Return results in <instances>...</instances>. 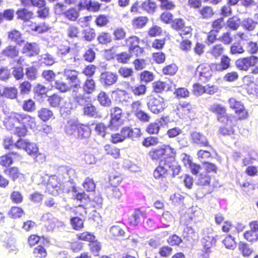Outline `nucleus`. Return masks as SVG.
Wrapping results in <instances>:
<instances>
[{"label":"nucleus","mask_w":258,"mask_h":258,"mask_svg":"<svg viewBox=\"0 0 258 258\" xmlns=\"http://www.w3.org/2000/svg\"><path fill=\"white\" fill-rule=\"evenodd\" d=\"M91 195L92 197L91 201L92 206L96 209H101L103 204V199L101 196L99 195L94 196L93 193L91 194Z\"/></svg>","instance_id":"5fc2aeb1"},{"label":"nucleus","mask_w":258,"mask_h":258,"mask_svg":"<svg viewBox=\"0 0 258 258\" xmlns=\"http://www.w3.org/2000/svg\"><path fill=\"white\" fill-rule=\"evenodd\" d=\"M52 86L61 92H66L70 90V86L67 85L66 83L59 80H56L52 83Z\"/></svg>","instance_id":"79ce46f5"},{"label":"nucleus","mask_w":258,"mask_h":258,"mask_svg":"<svg viewBox=\"0 0 258 258\" xmlns=\"http://www.w3.org/2000/svg\"><path fill=\"white\" fill-rule=\"evenodd\" d=\"M225 247L229 249H234L236 247V242L235 238L231 235L227 236L222 241Z\"/></svg>","instance_id":"a18cd8bd"},{"label":"nucleus","mask_w":258,"mask_h":258,"mask_svg":"<svg viewBox=\"0 0 258 258\" xmlns=\"http://www.w3.org/2000/svg\"><path fill=\"white\" fill-rule=\"evenodd\" d=\"M240 25H241V21L236 16L229 18L226 22L227 27L233 31L237 30Z\"/></svg>","instance_id":"cd10ccee"},{"label":"nucleus","mask_w":258,"mask_h":258,"mask_svg":"<svg viewBox=\"0 0 258 258\" xmlns=\"http://www.w3.org/2000/svg\"><path fill=\"white\" fill-rule=\"evenodd\" d=\"M18 94L17 89L15 87H0V95L10 99H15Z\"/></svg>","instance_id":"5701e85b"},{"label":"nucleus","mask_w":258,"mask_h":258,"mask_svg":"<svg viewBox=\"0 0 258 258\" xmlns=\"http://www.w3.org/2000/svg\"><path fill=\"white\" fill-rule=\"evenodd\" d=\"M23 109L28 112H33L36 109L35 102L32 99H29L24 101Z\"/></svg>","instance_id":"052dcab7"},{"label":"nucleus","mask_w":258,"mask_h":258,"mask_svg":"<svg viewBox=\"0 0 258 258\" xmlns=\"http://www.w3.org/2000/svg\"><path fill=\"white\" fill-rule=\"evenodd\" d=\"M209 110L216 114L217 120L223 123L227 124L228 118L226 113V108L220 104L214 103L210 106Z\"/></svg>","instance_id":"423d86ee"},{"label":"nucleus","mask_w":258,"mask_h":258,"mask_svg":"<svg viewBox=\"0 0 258 258\" xmlns=\"http://www.w3.org/2000/svg\"><path fill=\"white\" fill-rule=\"evenodd\" d=\"M111 95L113 98L118 102H127L130 98L128 93L123 90L117 89L111 92Z\"/></svg>","instance_id":"412c9836"},{"label":"nucleus","mask_w":258,"mask_h":258,"mask_svg":"<svg viewBox=\"0 0 258 258\" xmlns=\"http://www.w3.org/2000/svg\"><path fill=\"white\" fill-rule=\"evenodd\" d=\"M175 155L168 157L166 159H161V164L166 168V175L174 178L178 175L181 170L180 166L175 161Z\"/></svg>","instance_id":"20e7f679"},{"label":"nucleus","mask_w":258,"mask_h":258,"mask_svg":"<svg viewBox=\"0 0 258 258\" xmlns=\"http://www.w3.org/2000/svg\"><path fill=\"white\" fill-rule=\"evenodd\" d=\"M172 27L175 30L178 31L182 30L185 32V34H188L190 28L185 27L184 22L182 19H176L172 22Z\"/></svg>","instance_id":"473e14b6"},{"label":"nucleus","mask_w":258,"mask_h":258,"mask_svg":"<svg viewBox=\"0 0 258 258\" xmlns=\"http://www.w3.org/2000/svg\"><path fill=\"white\" fill-rule=\"evenodd\" d=\"M211 181V177L206 172L200 173L198 176V184L201 185H209Z\"/></svg>","instance_id":"49530a36"},{"label":"nucleus","mask_w":258,"mask_h":258,"mask_svg":"<svg viewBox=\"0 0 258 258\" xmlns=\"http://www.w3.org/2000/svg\"><path fill=\"white\" fill-rule=\"evenodd\" d=\"M53 116L52 111L46 108H42L38 111V116L43 121H47Z\"/></svg>","instance_id":"c9c22d12"},{"label":"nucleus","mask_w":258,"mask_h":258,"mask_svg":"<svg viewBox=\"0 0 258 258\" xmlns=\"http://www.w3.org/2000/svg\"><path fill=\"white\" fill-rule=\"evenodd\" d=\"M97 100L100 104L106 107H110L111 105V100L106 92H100L97 95Z\"/></svg>","instance_id":"c85d7f7f"},{"label":"nucleus","mask_w":258,"mask_h":258,"mask_svg":"<svg viewBox=\"0 0 258 258\" xmlns=\"http://www.w3.org/2000/svg\"><path fill=\"white\" fill-rule=\"evenodd\" d=\"M154 79V75L152 73L148 71H144L140 75V80L141 82L148 83Z\"/></svg>","instance_id":"680f3d73"},{"label":"nucleus","mask_w":258,"mask_h":258,"mask_svg":"<svg viewBox=\"0 0 258 258\" xmlns=\"http://www.w3.org/2000/svg\"><path fill=\"white\" fill-rule=\"evenodd\" d=\"M78 7L79 11L87 10L96 12L100 9V5L98 2L92 0H80Z\"/></svg>","instance_id":"4468645a"},{"label":"nucleus","mask_w":258,"mask_h":258,"mask_svg":"<svg viewBox=\"0 0 258 258\" xmlns=\"http://www.w3.org/2000/svg\"><path fill=\"white\" fill-rule=\"evenodd\" d=\"M23 210L18 207H13L9 212V216L13 219L21 218L24 214Z\"/></svg>","instance_id":"09e8293b"},{"label":"nucleus","mask_w":258,"mask_h":258,"mask_svg":"<svg viewBox=\"0 0 258 258\" xmlns=\"http://www.w3.org/2000/svg\"><path fill=\"white\" fill-rule=\"evenodd\" d=\"M65 132L68 135H73L85 145L88 143L91 134V130L88 125L81 123L76 118H71L67 121Z\"/></svg>","instance_id":"f257e3e1"},{"label":"nucleus","mask_w":258,"mask_h":258,"mask_svg":"<svg viewBox=\"0 0 258 258\" xmlns=\"http://www.w3.org/2000/svg\"><path fill=\"white\" fill-rule=\"evenodd\" d=\"M110 233L114 236H122L125 232L119 226L113 225L110 228Z\"/></svg>","instance_id":"774afa93"},{"label":"nucleus","mask_w":258,"mask_h":258,"mask_svg":"<svg viewBox=\"0 0 258 258\" xmlns=\"http://www.w3.org/2000/svg\"><path fill=\"white\" fill-rule=\"evenodd\" d=\"M84 188L88 192H93L95 190L96 185L92 178H86L83 184Z\"/></svg>","instance_id":"3c124183"},{"label":"nucleus","mask_w":258,"mask_h":258,"mask_svg":"<svg viewBox=\"0 0 258 258\" xmlns=\"http://www.w3.org/2000/svg\"><path fill=\"white\" fill-rule=\"evenodd\" d=\"M132 55L130 53L126 52H122L117 53L115 55L116 59L118 62L122 63H126L130 59Z\"/></svg>","instance_id":"864d4df0"},{"label":"nucleus","mask_w":258,"mask_h":258,"mask_svg":"<svg viewBox=\"0 0 258 258\" xmlns=\"http://www.w3.org/2000/svg\"><path fill=\"white\" fill-rule=\"evenodd\" d=\"M257 24L258 22L256 21H254L250 18L244 19L241 21L242 27L248 31H253Z\"/></svg>","instance_id":"2f4dec72"},{"label":"nucleus","mask_w":258,"mask_h":258,"mask_svg":"<svg viewBox=\"0 0 258 258\" xmlns=\"http://www.w3.org/2000/svg\"><path fill=\"white\" fill-rule=\"evenodd\" d=\"M120 134L123 139L126 138L131 139L134 140L135 139L138 138L141 136V130L138 128L134 129L128 126H124L122 127L120 131Z\"/></svg>","instance_id":"2eb2a0df"},{"label":"nucleus","mask_w":258,"mask_h":258,"mask_svg":"<svg viewBox=\"0 0 258 258\" xmlns=\"http://www.w3.org/2000/svg\"><path fill=\"white\" fill-rule=\"evenodd\" d=\"M59 183L57 181L56 177L55 176H51L49 178L47 183V188L50 190L51 188L53 190L52 192L53 195L57 194L58 190L59 189Z\"/></svg>","instance_id":"a19ab883"},{"label":"nucleus","mask_w":258,"mask_h":258,"mask_svg":"<svg viewBox=\"0 0 258 258\" xmlns=\"http://www.w3.org/2000/svg\"><path fill=\"white\" fill-rule=\"evenodd\" d=\"M17 15V19L23 20L24 22H28L32 18L33 13L28 11L26 8H20L17 10L16 13Z\"/></svg>","instance_id":"b1692460"},{"label":"nucleus","mask_w":258,"mask_h":258,"mask_svg":"<svg viewBox=\"0 0 258 258\" xmlns=\"http://www.w3.org/2000/svg\"><path fill=\"white\" fill-rule=\"evenodd\" d=\"M176 153L174 149L169 146L162 145L149 152V156L153 160L166 159L168 157L173 156Z\"/></svg>","instance_id":"39448f33"},{"label":"nucleus","mask_w":258,"mask_h":258,"mask_svg":"<svg viewBox=\"0 0 258 258\" xmlns=\"http://www.w3.org/2000/svg\"><path fill=\"white\" fill-rule=\"evenodd\" d=\"M213 230L211 228H206L203 230V237L201 242L204 249H207L208 252H211V247L216 245V239L212 234Z\"/></svg>","instance_id":"0eeeda50"},{"label":"nucleus","mask_w":258,"mask_h":258,"mask_svg":"<svg viewBox=\"0 0 258 258\" xmlns=\"http://www.w3.org/2000/svg\"><path fill=\"white\" fill-rule=\"evenodd\" d=\"M146 213L140 209H136L134 213L128 218L129 223L131 225L136 226L141 221V217H145Z\"/></svg>","instance_id":"4be33fe9"},{"label":"nucleus","mask_w":258,"mask_h":258,"mask_svg":"<svg viewBox=\"0 0 258 258\" xmlns=\"http://www.w3.org/2000/svg\"><path fill=\"white\" fill-rule=\"evenodd\" d=\"M70 51L71 47L69 46L61 45L57 48V54L62 58H66V56L68 55L70 56V58L71 59L73 55L70 53Z\"/></svg>","instance_id":"4c0bfd02"},{"label":"nucleus","mask_w":258,"mask_h":258,"mask_svg":"<svg viewBox=\"0 0 258 258\" xmlns=\"http://www.w3.org/2000/svg\"><path fill=\"white\" fill-rule=\"evenodd\" d=\"M41 57L42 62L46 66H52L55 62L54 58L48 53L42 54Z\"/></svg>","instance_id":"69168bd1"},{"label":"nucleus","mask_w":258,"mask_h":258,"mask_svg":"<svg viewBox=\"0 0 258 258\" xmlns=\"http://www.w3.org/2000/svg\"><path fill=\"white\" fill-rule=\"evenodd\" d=\"M27 78L31 81L36 80L38 76V69L35 66L27 68L25 73Z\"/></svg>","instance_id":"ea45409f"},{"label":"nucleus","mask_w":258,"mask_h":258,"mask_svg":"<svg viewBox=\"0 0 258 258\" xmlns=\"http://www.w3.org/2000/svg\"><path fill=\"white\" fill-rule=\"evenodd\" d=\"M84 38L86 41H91L96 36L94 29L90 27L86 28L83 31Z\"/></svg>","instance_id":"13d9d810"},{"label":"nucleus","mask_w":258,"mask_h":258,"mask_svg":"<svg viewBox=\"0 0 258 258\" xmlns=\"http://www.w3.org/2000/svg\"><path fill=\"white\" fill-rule=\"evenodd\" d=\"M72 191L75 194V199L80 201L82 204H86L91 202L92 197L91 195L86 194L84 191L78 192L77 188L73 185L71 187Z\"/></svg>","instance_id":"aec40b11"},{"label":"nucleus","mask_w":258,"mask_h":258,"mask_svg":"<svg viewBox=\"0 0 258 258\" xmlns=\"http://www.w3.org/2000/svg\"><path fill=\"white\" fill-rule=\"evenodd\" d=\"M13 69L12 74L16 80H18L23 78L24 73L22 66L15 67Z\"/></svg>","instance_id":"0e129e2a"},{"label":"nucleus","mask_w":258,"mask_h":258,"mask_svg":"<svg viewBox=\"0 0 258 258\" xmlns=\"http://www.w3.org/2000/svg\"><path fill=\"white\" fill-rule=\"evenodd\" d=\"M125 45L129 47V51H134L136 48L139 49L140 39L136 36H131L125 39Z\"/></svg>","instance_id":"c756f323"},{"label":"nucleus","mask_w":258,"mask_h":258,"mask_svg":"<svg viewBox=\"0 0 258 258\" xmlns=\"http://www.w3.org/2000/svg\"><path fill=\"white\" fill-rule=\"evenodd\" d=\"M99 43L105 44L110 43L112 41V37L110 34L106 32H101L97 37Z\"/></svg>","instance_id":"603ef678"},{"label":"nucleus","mask_w":258,"mask_h":258,"mask_svg":"<svg viewBox=\"0 0 258 258\" xmlns=\"http://www.w3.org/2000/svg\"><path fill=\"white\" fill-rule=\"evenodd\" d=\"M230 108L234 110L235 112L238 115L240 119H244L248 116L247 112L245 110L243 103L236 100L234 98H230L229 100Z\"/></svg>","instance_id":"f8f14e48"},{"label":"nucleus","mask_w":258,"mask_h":258,"mask_svg":"<svg viewBox=\"0 0 258 258\" xmlns=\"http://www.w3.org/2000/svg\"><path fill=\"white\" fill-rule=\"evenodd\" d=\"M118 80V75L111 72H104L101 74L99 82L104 88H107L115 84Z\"/></svg>","instance_id":"6e6552de"},{"label":"nucleus","mask_w":258,"mask_h":258,"mask_svg":"<svg viewBox=\"0 0 258 258\" xmlns=\"http://www.w3.org/2000/svg\"><path fill=\"white\" fill-rule=\"evenodd\" d=\"M177 71V67L174 64L172 63L165 67L163 69V73L165 75L173 76Z\"/></svg>","instance_id":"338daca9"},{"label":"nucleus","mask_w":258,"mask_h":258,"mask_svg":"<svg viewBox=\"0 0 258 258\" xmlns=\"http://www.w3.org/2000/svg\"><path fill=\"white\" fill-rule=\"evenodd\" d=\"M166 168L164 165L161 164V159L160 160L159 165L156 168L153 172V176L156 179L166 178Z\"/></svg>","instance_id":"72a5a7b5"},{"label":"nucleus","mask_w":258,"mask_h":258,"mask_svg":"<svg viewBox=\"0 0 258 258\" xmlns=\"http://www.w3.org/2000/svg\"><path fill=\"white\" fill-rule=\"evenodd\" d=\"M70 222L73 229L76 230H80L84 227V221L79 217H72Z\"/></svg>","instance_id":"de8ad7c7"},{"label":"nucleus","mask_w":258,"mask_h":258,"mask_svg":"<svg viewBox=\"0 0 258 258\" xmlns=\"http://www.w3.org/2000/svg\"><path fill=\"white\" fill-rule=\"evenodd\" d=\"M231 59L226 55H223L219 63H212L211 68L216 71H223L227 70L231 66Z\"/></svg>","instance_id":"f3484780"},{"label":"nucleus","mask_w":258,"mask_h":258,"mask_svg":"<svg viewBox=\"0 0 258 258\" xmlns=\"http://www.w3.org/2000/svg\"><path fill=\"white\" fill-rule=\"evenodd\" d=\"M104 149L106 154L111 155L113 158L117 159L120 157V150L114 146L106 144Z\"/></svg>","instance_id":"7c9ffc66"},{"label":"nucleus","mask_w":258,"mask_h":258,"mask_svg":"<svg viewBox=\"0 0 258 258\" xmlns=\"http://www.w3.org/2000/svg\"><path fill=\"white\" fill-rule=\"evenodd\" d=\"M83 111L84 114L89 117L95 118H101L102 117V115L97 111L96 107L91 102L87 103L85 106H84Z\"/></svg>","instance_id":"6ab92c4d"},{"label":"nucleus","mask_w":258,"mask_h":258,"mask_svg":"<svg viewBox=\"0 0 258 258\" xmlns=\"http://www.w3.org/2000/svg\"><path fill=\"white\" fill-rule=\"evenodd\" d=\"M131 90L136 96L144 95L146 92V86L145 85L141 84L137 86L131 87Z\"/></svg>","instance_id":"e2e57ef3"},{"label":"nucleus","mask_w":258,"mask_h":258,"mask_svg":"<svg viewBox=\"0 0 258 258\" xmlns=\"http://www.w3.org/2000/svg\"><path fill=\"white\" fill-rule=\"evenodd\" d=\"M224 25L225 23L224 22V18L221 17L213 22L212 24L213 30H212L218 33L219 31L224 26Z\"/></svg>","instance_id":"bf43d9fd"},{"label":"nucleus","mask_w":258,"mask_h":258,"mask_svg":"<svg viewBox=\"0 0 258 258\" xmlns=\"http://www.w3.org/2000/svg\"><path fill=\"white\" fill-rule=\"evenodd\" d=\"M111 119L109 122V126L112 129L117 127L120 124L121 117L122 116V111L118 107H115L110 109Z\"/></svg>","instance_id":"ddd939ff"},{"label":"nucleus","mask_w":258,"mask_h":258,"mask_svg":"<svg viewBox=\"0 0 258 258\" xmlns=\"http://www.w3.org/2000/svg\"><path fill=\"white\" fill-rule=\"evenodd\" d=\"M95 88L96 84L94 80L91 78L87 79L83 85L84 91L88 94H90L95 91Z\"/></svg>","instance_id":"37998d69"},{"label":"nucleus","mask_w":258,"mask_h":258,"mask_svg":"<svg viewBox=\"0 0 258 258\" xmlns=\"http://www.w3.org/2000/svg\"><path fill=\"white\" fill-rule=\"evenodd\" d=\"M190 138L191 143L195 145L200 147H207L209 150L213 149L207 137L203 134L198 132H194L190 134Z\"/></svg>","instance_id":"9d476101"},{"label":"nucleus","mask_w":258,"mask_h":258,"mask_svg":"<svg viewBox=\"0 0 258 258\" xmlns=\"http://www.w3.org/2000/svg\"><path fill=\"white\" fill-rule=\"evenodd\" d=\"M258 62V57L251 55L237 59L235 62L238 69L242 71H247L250 67L255 66Z\"/></svg>","instance_id":"1a4fd4ad"},{"label":"nucleus","mask_w":258,"mask_h":258,"mask_svg":"<svg viewBox=\"0 0 258 258\" xmlns=\"http://www.w3.org/2000/svg\"><path fill=\"white\" fill-rule=\"evenodd\" d=\"M204 64H201L198 66L197 69V71L199 72V79L203 82H206L209 80L211 77L212 76V70L210 68V70H207V72H204Z\"/></svg>","instance_id":"bb28decb"},{"label":"nucleus","mask_w":258,"mask_h":258,"mask_svg":"<svg viewBox=\"0 0 258 258\" xmlns=\"http://www.w3.org/2000/svg\"><path fill=\"white\" fill-rule=\"evenodd\" d=\"M146 102L148 109L154 114L162 112L166 107L164 99L158 95L148 96Z\"/></svg>","instance_id":"7ed1b4c3"},{"label":"nucleus","mask_w":258,"mask_h":258,"mask_svg":"<svg viewBox=\"0 0 258 258\" xmlns=\"http://www.w3.org/2000/svg\"><path fill=\"white\" fill-rule=\"evenodd\" d=\"M22 117L20 124L27 128H33L35 127L36 123L34 118L25 114H22Z\"/></svg>","instance_id":"a878e982"},{"label":"nucleus","mask_w":258,"mask_h":258,"mask_svg":"<svg viewBox=\"0 0 258 258\" xmlns=\"http://www.w3.org/2000/svg\"><path fill=\"white\" fill-rule=\"evenodd\" d=\"M142 8L149 13H154L156 8V4L150 0L144 2L142 4Z\"/></svg>","instance_id":"4d7b16f0"},{"label":"nucleus","mask_w":258,"mask_h":258,"mask_svg":"<svg viewBox=\"0 0 258 258\" xmlns=\"http://www.w3.org/2000/svg\"><path fill=\"white\" fill-rule=\"evenodd\" d=\"M79 10L75 8H71L63 13V16L70 21H76L79 16Z\"/></svg>","instance_id":"58836bf2"},{"label":"nucleus","mask_w":258,"mask_h":258,"mask_svg":"<svg viewBox=\"0 0 258 258\" xmlns=\"http://www.w3.org/2000/svg\"><path fill=\"white\" fill-rule=\"evenodd\" d=\"M4 172L13 181H22L24 178V175L20 172L18 168L16 167L6 168L4 170Z\"/></svg>","instance_id":"dca6fc26"},{"label":"nucleus","mask_w":258,"mask_h":258,"mask_svg":"<svg viewBox=\"0 0 258 258\" xmlns=\"http://www.w3.org/2000/svg\"><path fill=\"white\" fill-rule=\"evenodd\" d=\"M62 98L56 94H54L47 98V102L49 105L54 108L59 107L60 103Z\"/></svg>","instance_id":"c03bdc74"},{"label":"nucleus","mask_w":258,"mask_h":258,"mask_svg":"<svg viewBox=\"0 0 258 258\" xmlns=\"http://www.w3.org/2000/svg\"><path fill=\"white\" fill-rule=\"evenodd\" d=\"M15 146L18 148L24 149L29 155L35 159L36 161H38L37 158L39 157L44 158L42 154L39 153L38 148L37 145L34 143H31L22 138H19L15 144Z\"/></svg>","instance_id":"f03ea898"},{"label":"nucleus","mask_w":258,"mask_h":258,"mask_svg":"<svg viewBox=\"0 0 258 258\" xmlns=\"http://www.w3.org/2000/svg\"><path fill=\"white\" fill-rule=\"evenodd\" d=\"M182 235L188 241L190 239H195L196 237V232L191 227H185L183 230Z\"/></svg>","instance_id":"6e6d98bb"},{"label":"nucleus","mask_w":258,"mask_h":258,"mask_svg":"<svg viewBox=\"0 0 258 258\" xmlns=\"http://www.w3.org/2000/svg\"><path fill=\"white\" fill-rule=\"evenodd\" d=\"M73 109V105L70 101H65L63 104L59 106V112L61 116L65 118L71 113Z\"/></svg>","instance_id":"e433bc0d"},{"label":"nucleus","mask_w":258,"mask_h":258,"mask_svg":"<svg viewBox=\"0 0 258 258\" xmlns=\"http://www.w3.org/2000/svg\"><path fill=\"white\" fill-rule=\"evenodd\" d=\"M9 38L17 44L21 45L24 42L20 32L16 30H14L9 33Z\"/></svg>","instance_id":"f704fd0d"},{"label":"nucleus","mask_w":258,"mask_h":258,"mask_svg":"<svg viewBox=\"0 0 258 258\" xmlns=\"http://www.w3.org/2000/svg\"><path fill=\"white\" fill-rule=\"evenodd\" d=\"M42 77L48 82L52 83L56 80V75L52 70H44L41 75Z\"/></svg>","instance_id":"8fccbe9b"},{"label":"nucleus","mask_w":258,"mask_h":258,"mask_svg":"<svg viewBox=\"0 0 258 258\" xmlns=\"http://www.w3.org/2000/svg\"><path fill=\"white\" fill-rule=\"evenodd\" d=\"M19 51L16 46L9 45L3 50L1 55L3 56H6L9 58H14L19 55Z\"/></svg>","instance_id":"393cba45"},{"label":"nucleus","mask_w":258,"mask_h":258,"mask_svg":"<svg viewBox=\"0 0 258 258\" xmlns=\"http://www.w3.org/2000/svg\"><path fill=\"white\" fill-rule=\"evenodd\" d=\"M39 47L36 43L27 42L23 48V52L29 57L38 54Z\"/></svg>","instance_id":"a211bd4d"},{"label":"nucleus","mask_w":258,"mask_h":258,"mask_svg":"<svg viewBox=\"0 0 258 258\" xmlns=\"http://www.w3.org/2000/svg\"><path fill=\"white\" fill-rule=\"evenodd\" d=\"M78 72L74 70L65 69L64 76L69 81L71 88L78 89L81 88V81L78 78Z\"/></svg>","instance_id":"9b49d317"}]
</instances>
